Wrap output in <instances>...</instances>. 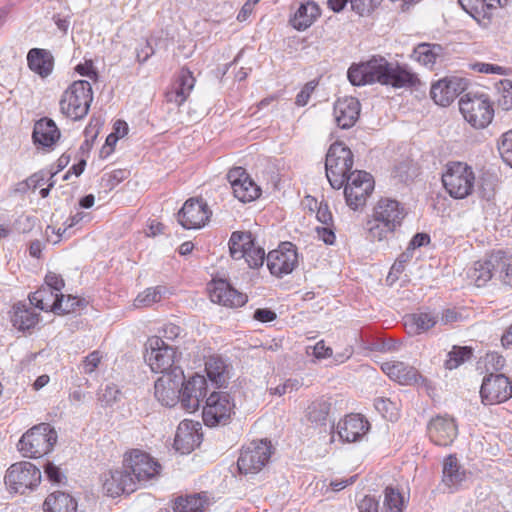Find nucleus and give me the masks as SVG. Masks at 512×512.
<instances>
[{
    "label": "nucleus",
    "instance_id": "nucleus-26",
    "mask_svg": "<svg viewBox=\"0 0 512 512\" xmlns=\"http://www.w3.org/2000/svg\"><path fill=\"white\" fill-rule=\"evenodd\" d=\"M198 422L192 420H183L177 427L174 447L182 454H188L200 444L201 435L199 433Z\"/></svg>",
    "mask_w": 512,
    "mask_h": 512
},
{
    "label": "nucleus",
    "instance_id": "nucleus-21",
    "mask_svg": "<svg viewBox=\"0 0 512 512\" xmlns=\"http://www.w3.org/2000/svg\"><path fill=\"white\" fill-rule=\"evenodd\" d=\"M429 439L437 446L451 445L458 435V426L453 417L437 415L427 425Z\"/></svg>",
    "mask_w": 512,
    "mask_h": 512
},
{
    "label": "nucleus",
    "instance_id": "nucleus-5",
    "mask_svg": "<svg viewBox=\"0 0 512 512\" xmlns=\"http://www.w3.org/2000/svg\"><path fill=\"white\" fill-rule=\"evenodd\" d=\"M57 439V432L49 423H40L21 436L18 450L24 457L37 459L50 453Z\"/></svg>",
    "mask_w": 512,
    "mask_h": 512
},
{
    "label": "nucleus",
    "instance_id": "nucleus-16",
    "mask_svg": "<svg viewBox=\"0 0 512 512\" xmlns=\"http://www.w3.org/2000/svg\"><path fill=\"white\" fill-rule=\"evenodd\" d=\"M213 303L226 308H239L248 301V296L236 289L227 279L214 277L207 285Z\"/></svg>",
    "mask_w": 512,
    "mask_h": 512
},
{
    "label": "nucleus",
    "instance_id": "nucleus-31",
    "mask_svg": "<svg viewBox=\"0 0 512 512\" xmlns=\"http://www.w3.org/2000/svg\"><path fill=\"white\" fill-rule=\"evenodd\" d=\"M33 140L46 148H52L60 139L61 133L52 119L42 118L35 123Z\"/></svg>",
    "mask_w": 512,
    "mask_h": 512
},
{
    "label": "nucleus",
    "instance_id": "nucleus-19",
    "mask_svg": "<svg viewBox=\"0 0 512 512\" xmlns=\"http://www.w3.org/2000/svg\"><path fill=\"white\" fill-rule=\"evenodd\" d=\"M101 481L103 491L112 498L123 494H131L138 489L123 464L121 467L104 472L101 476Z\"/></svg>",
    "mask_w": 512,
    "mask_h": 512
},
{
    "label": "nucleus",
    "instance_id": "nucleus-11",
    "mask_svg": "<svg viewBox=\"0 0 512 512\" xmlns=\"http://www.w3.org/2000/svg\"><path fill=\"white\" fill-rule=\"evenodd\" d=\"M272 453L273 447L270 441H252L240 451L237 461L239 473L248 475L260 472L269 462Z\"/></svg>",
    "mask_w": 512,
    "mask_h": 512
},
{
    "label": "nucleus",
    "instance_id": "nucleus-52",
    "mask_svg": "<svg viewBox=\"0 0 512 512\" xmlns=\"http://www.w3.org/2000/svg\"><path fill=\"white\" fill-rule=\"evenodd\" d=\"M487 372L493 373L500 371L505 366V358L497 352H488L481 359Z\"/></svg>",
    "mask_w": 512,
    "mask_h": 512
},
{
    "label": "nucleus",
    "instance_id": "nucleus-42",
    "mask_svg": "<svg viewBox=\"0 0 512 512\" xmlns=\"http://www.w3.org/2000/svg\"><path fill=\"white\" fill-rule=\"evenodd\" d=\"M440 47L428 43L419 44L413 52L414 59L421 65L432 67L439 56Z\"/></svg>",
    "mask_w": 512,
    "mask_h": 512
},
{
    "label": "nucleus",
    "instance_id": "nucleus-62",
    "mask_svg": "<svg viewBox=\"0 0 512 512\" xmlns=\"http://www.w3.org/2000/svg\"><path fill=\"white\" fill-rule=\"evenodd\" d=\"M471 68L476 72L485 74L503 75L505 73V69L502 66L489 63L477 62L472 64Z\"/></svg>",
    "mask_w": 512,
    "mask_h": 512
},
{
    "label": "nucleus",
    "instance_id": "nucleus-58",
    "mask_svg": "<svg viewBox=\"0 0 512 512\" xmlns=\"http://www.w3.org/2000/svg\"><path fill=\"white\" fill-rule=\"evenodd\" d=\"M102 358L103 356L98 350L89 353L82 362L84 372L87 374L94 372L101 363Z\"/></svg>",
    "mask_w": 512,
    "mask_h": 512
},
{
    "label": "nucleus",
    "instance_id": "nucleus-41",
    "mask_svg": "<svg viewBox=\"0 0 512 512\" xmlns=\"http://www.w3.org/2000/svg\"><path fill=\"white\" fill-rule=\"evenodd\" d=\"M381 512H403L406 500L403 494L392 486L385 488Z\"/></svg>",
    "mask_w": 512,
    "mask_h": 512
},
{
    "label": "nucleus",
    "instance_id": "nucleus-46",
    "mask_svg": "<svg viewBox=\"0 0 512 512\" xmlns=\"http://www.w3.org/2000/svg\"><path fill=\"white\" fill-rule=\"evenodd\" d=\"M165 288L162 286L149 287L139 293L134 299V306L137 308L150 307L161 301Z\"/></svg>",
    "mask_w": 512,
    "mask_h": 512
},
{
    "label": "nucleus",
    "instance_id": "nucleus-18",
    "mask_svg": "<svg viewBox=\"0 0 512 512\" xmlns=\"http://www.w3.org/2000/svg\"><path fill=\"white\" fill-rule=\"evenodd\" d=\"M181 372V406L187 412L192 413L199 409L200 403L207 394L208 384L205 376L194 373L188 378H183Z\"/></svg>",
    "mask_w": 512,
    "mask_h": 512
},
{
    "label": "nucleus",
    "instance_id": "nucleus-20",
    "mask_svg": "<svg viewBox=\"0 0 512 512\" xmlns=\"http://www.w3.org/2000/svg\"><path fill=\"white\" fill-rule=\"evenodd\" d=\"M298 263V254L291 242L282 243L267 255V266L272 275L282 277L290 274Z\"/></svg>",
    "mask_w": 512,
    "mask_h": 512
},
{
    "label": "nucleus",
    "instance_id": "nucleus-30",
    "mask_svg": "<svg viewBox=\"0 0 512 512\" xmlns=\"http://www.w3.org/2000/svg\"><path fill=\"white\" fill-rule=\"evenodd\" d=\"M438 323V315L432 311H419L404 317V326L411 335H420L434 328Z\"/></svg>",
    "mask_w": 512,
    "mask_h": 512
},
{
    "label": "nucleus",
    "instance_id": "nucleus-47",
    "mask_svg": "<svg viewBox=\"0 0 512 512\" xmlns=\"http://www.w3.org/2000/svg\"><path fill=\"white\" fill-rule=\"evenodd\" d=\"M375 408L389 421H395L400 414V404L398 401H392L389 398L379 397L375 400Z\"/></svg>",
    "mask_w": 512,
    "mask_h": 512
},
{
    "label": "nucleus",
    "instance_id": "nucleus-3",
    "mask_svg": "<svg viewBox=\"0 0 512 512\" xmlns=\"http://www.w3.org/2000/svg\"><path fill=\"white\" fill-rule=\"evenodd\" d=\"M441 181L450 197L465 199L474 191L476 175L466 162L450 161L444 167Z\"/></svg>",
    "mask_w": 512,
    "mask_h": 512
},
{
    "label": "nucleus",
    "instance_id": "nucleus-59",
    "mask_svg": "<svg viewBox=\"0 0 512 512\" xmlns=\"http://www.w3.org/2000/svg\"><path fill=\"white\" fill-rule=\"evenodd\" d=\"M75 70L81 76L87 77L89 80L96 82L98 80V73L94 67L92 60H86L83 63H79Z\"/></svg>",
    "mask_w": 512,
    "mask_h": 512
},
{
    "label": "nucleus",
    "instance_id": "nucleus-24",
    "mask_svg": "<svg viewBox=\"0 0 512 512\" xmlns=\"http://www.w3.org/2000/svg\"><path fill=\"white\" fill-rule=\"evenodd\" d=\"M370 423L361 414L346 415L337 424V433L342 441L353 443L360 441L369 431Z\"/></svg>",
    "mask_w": 512,
    "mask_h": 512
},
{
    "label": "nucleus",
    "instance_id": "nucleus-2",
    "mask_svg": "<svg viewBox=\"0 0 512 512\" xmlns=\"http://www.w3.org/2000/svg\"><path fill=\"white\" fill-rule=\"evenodd\" d=\"M401 203L390 198L380 199L368 221V233L374 241L389 240L401 228L406 217Z\"/></svg>",
    "mask_w": 512,
    "mask_h": 512
},
{
    "label": "nucleus",
    "instance_id": "nucleus-37",
    "mask_svg": "<svg viewBox=\"0 0 512 512\" xmlns=\"http://www.w3.org/2000/svg\"><path fill=\"white\" fill-rule=\"evenodd\" d=\"M39 322V314L28 308L25 304L18 303L13 307L12 323L20 330L26 331L34 328Z\"/></svg>",
    "mask_w": 512,
    "mask_h": 512
},
{
    "label": "nucleus",
    "instance_id": "nucleus-50",
    "mask_svg": "<svg viewBox=\"0 0 512 512\" xmlns=\"http://www.w3.org/2000/svg\"><path fill=\"white\" fill-rule=\"evenodd\" d=\"M305 203L313 210V207L317 208L316 218L323 225H331L334 224L332 213L326 203H320L318 205L315 198L311 196H307L305 198Z\"/></svg>",
    "mask_w": 512,
    "mask_h": 512
},
{
    "label": "nucleus",
    "instance_id": "nucleus-57",
    "mask_svg": "<svg viewBox=\"0 0 512 512\" xmlns=\"http://www.w3.org/2000/svg\"><path fill=\"white\" fill-rule=\"evenodd\" d=\"M362 1L363 0H328L327 6L333 12H340L344 9L346 4L350 2L352 9L355 10L358 14L362 15L365 10L364 7L360 5Z\"/></svg>",
    "mask_w": 512,
    "mask_h": 512
},
{
    "label": "nucleus",
    "instance_id": "nucleus-15",
    "mask_svg": "<svg viewBox=\"0 0 512 512\" xmlns=\"http://www.w3.org/2000/svg\"><path fill=\"white\" fill-rule=\"evenodd\" d=\"M481 402L484 405H498L512 397V381L504 374H494L483 378L480 387Z\"/></svg>",
    "mask_w": 512,
    "mask_h": 512
},
{
    "label": "nucleus",
    "instance_id": "nucleus-28",
    "mask_svg": "<svg viewBox=\"0 0 512 512\" xmlns=\"http://www.w3.org/2000/svg\"><path fill=\"white\" fill-rule=\"evenodd\" d=\"M360 114V103L354 97L339 98L334 105V116L337 125L343 129L355 125Z\"/></svg>",
    "mask_w": 512,
    "mask_h": 512
},
{
    "label": "nucleus",
    "instance_id": "nucleus-8",
    "mask_svg": "<svg viewBox=\"0 0 512 512\" xmlns=\"http://www.w3.org/2000/svg\"><path fill=\"white\" fill-rule=\"evenodd\" d=\"M458 105L465 121L475 129L486 128L494 118L493 104L485 94L467 93Z\"/></svg>",
    "mask_w": 512,
    "mask_h": 512
},
{
    "label": "nucleus",
    "instance_id": "nucleus-45",
    "mask_svg": "<svg viewBox=\"0 0 512 512\" xmlns=\"http://www.w3.org/2000/svg\"><path fill=\"white\" fill-rule=\"evenodd\" d=\"M458 3L465 12L475 19L484 17L491 8L496 6L488 0H458Z\"/></svg>",
    "mask_w": 512,
    "mask_h": 512
},
{
    "label": "nucleus",
    "instance_id": "nucleus-60",
    "mask_svg": "<svg viewBox=\"0 0 512 512\" xmlns=\"http://www.w3.org/2000/svg\"><path fill=\"white\" fill-rule=\"evenodd\" d=\"M43 285L61 293L65 287V281L60 274L48 272L45 276Z\"/></svg>",
    "mask_w": 512,
    "mask_h": 512
},
{
    "label": "nucleus",
    "instance_id": "nucleus-25",
    "mask_svg": "<svg viewBox=\"0 0 512 512\" xmlns=\"http://www.w3.org/2000/svg\"><path fill=\"white\" fill-rule=\"evenodd\" d=\"M195 83L196 79L192 71L185 67L181 68L170 89L165 94L167 102L174 103L178 107L182 106L189 98Z\"/></svg>",
    "mask_w": 512,
    "mask_h": 512
},
{
    "label": "nucleus",
    "instance_id": "nucleus-40",
    "mask_svg": "<svg viewBox=\"0 0 512 512\" xmlns=\"http://www.w3.org/2000/svg\"><path fill=\"white\" fill-rule=\"evenodd\" d=\"M254 241L250 232L234 231L229 239V252L233 259H242Z\"/></svg>",
    "mask_w": 512,
    "mask_h": 512
},
{
    "label": "nucleus",
    "instance_id": "nucleus-9",
    "mask_svg": "<svg viewBox=\"0 0 512 512\" xmlns=\"http://www.w3.org/2000/svg\"><path fill=\"white\" fill-rule=\"evenodd\" d=\"M122 462L138 488L158 477L162 468L155 458L140 449L125 452Z\"/></svg>",
    "mask_w": 512,
    "mask_h": 512
},
{
    "label": "nucleus",
    "instance_id": "nucleus-34",
    "mask_svg": "<svg viewBox=\"0 0 512 512\" xmlns=\"http://www.w3.org/2000/svg\"><path fill=\"white\" fill-rule=\"evenodd\" d=\"M466 478V472L460 466L455 455H448L443 462L442 482L448 488L458 487Z\"/></svg>",
    "mask_w": 512,
    "mask_h": 512
},
{
    "label": "nucleus",
    "instance_id": "nucleus-51",
    "mask_svg": "<svg viewBox=\"0 0 512 512\" xmlns=\"http://www.w3.org/2000/svg\"><path fill=\"white\" fill-rule=\"evenodd\" d=\"M244 259L249 267L258 268L263 265L265 259V251L262 247L255 244L253 241L251 247L246 251Z\"/></svg>",
    "mask_w": 512,
    "mask_h": 512
},
{
    "label": "nucleus",
    "instance_id": "nucleus-33",
    "mask_svg": "<svg viewBox=\"0 0 512 512\" xmlns=\"http://www.w3.org/2000/svg\"><path fill=\"white\" fill-rule=\"evenodd\" d=\"M210 505L207 493H197L177 497L174 501V512H205Z\"/></svg>",
    "mask_w": 512,
    "mask_h": 512
},
{
    "label": "nucleus",
    "instance_id": "nucleus-12",
    "mask_svg": "<svg viewBox=\"0 0 512 512\" xmlns=\"http://www.w3.org/2000/svg\"><path fill=\"white\" fill-rule=\"evenodd\" d=\"M344 184L346 203L353 210L365 206L368 197L374 190L372 175L362 170L350 172Z\"/></svg>",
    "mask_w": 512,
    "mask_h": 512
},
{
    "label": "nucleus",
    "instance_id": "nucleus-44",
    "mask_svg": "<svg viewBox=\"0 0 512 512\" xmlns=\"http://www.w3.org/2000/svg\"><path fill=\"white\" fill-rule=\"evenodd\" d=\"M473 356V349L469 346H453L444 362L446 369L453 370L468 361Z\"/></svg>",
    "mask_w": 512,
    "mask_h": 512
},
{
    "label": "nucleus",
    "instance_id": "nucleus-29",
    "mask_svg": "<svg viewBox=\"0 0 512 512\" xmlns=\"http://www.w3.org/2000/svg\"><path fill=\"white\" fill-rule=\"evenodd\" d=\"M29 69L41 78L48 77L54 69V57L47 49L32 48L27 54Z\"/></svg>",
    "mask_w": 512,
    "mask_h": 512
},
{
    "label": "nucleus",
    "instance_id": "nucleus-53",
    "mask_svg": "<svg viewBox=\"0 0 512 512\" xmlns=\"http://www.w3.org/2000/svg\"><path fill=\"white\" fill-rule=\"evenodd\" d=\"M463 320L461 311L458 308H445L438 316V323L444 326L453 325Z\"/></svg>",
    "mask_w": 512,
    "mask_h": 512
},
{
    "label": "nucleus",
    "instance_id": "nucleus-39",
    "mask_svg": "<svg viewBox=\"0 0 512 512\" xmlns=\"http://www.w3.org/2000/svg\"><path fill=\"white\" fill-rule=\"evenodd\" d=\"M61 293L42 285L38 290L29 295V301L35 307L43 311H51Z\"/></svg>",
    "mask_w": 512,
    "mask_h": 512
},
{
    "label": "nucleus",
    "instance_id": "nucleus-6",
    "mask_svg": "<svg viewBox=\"0 0 512 512\" xmlns=\"http://www.w3.org/2000/svg\"><path fill=\"white\" fill-rule=\"evenodd\" d=\"M92 101L93 91L90 82L74 81L61 96L60 111L71 120H81L88 114Z\"/></svg>",
    "mask_w": 512,
    "mask_h": 512
},
{
    "label": "nucleus",
    "instance_id": "nucleus-32",
    "mask_svg": "<svg viewBox=\"0 0 512 512\" xmlns=\"http://www.w3.org/2000/svg\"><path fill=\"white\" fill-rule=\"evenodd\" d=\"M381 369L390 379L402 385H410L418 379V371L401 361L384 362Z\"/></svg>",
    "mask_w": 512,
    "mask_h": 512
},
{
    "label": "nucleus",
    "instance_id": "nucleus-54",
    "mask_svg": "<svg viewBox=\"0 0 512 512\" xmlns=\"http://www.w3.org/2000/svg\"><path fill=\"white\" fill-rule=\"evenodd\" d=\"M317 86L318 81L316 80L307 82L296 95L295 104L299 107L307 105Z\"/></svg>",
    "mask_w": 512,
    "mask_h": 512
},
{
    "label": "nucleus",
    "instance_id": "nucleus-4",
    "mask_svg": "<svg viewBox=\"0 0 512 512\" xmlns=\"http://www.w3.org/2000/svg\"><path fill=\"white\" fill-rule=\"evenodd\" d=\"M143 358L154 373H172L174 365L181 358V352L175 346L167 344L160 336H150L144 344Z\"/></svg>",
    "mask_w": 512,
    "mask_h": 512
},
{
    "label": "nucleus",
    "instance_id": "nucleus-1",
    "mask_svg": "<svg viewBox=\"0 0 512 512\" xmlns=\"http://www.w3.org/2000/svg\"><path fill=\"white\" fill-rule=\"evenodd\" d=\"M351 84L363 86L379 83L395 89H417L421 80L407 65L389 62L382 56L372 57L366 62L353 64L347 72Z\"/></svg>",
    "mask_w": 512,
    "mask_h": 512
},
{
    "label": "nucleus",
    "instance_id": "nucleus-27",
    "mask_svg": "<svg viewBox=\"0 0 512 512\" xmlns=\"http://www.w3.org/2000/svg\"><path fill=\"white\" fill-rule=\"evenodd\" d=\"M322 10L313 0L302 2L289 18V24L297 31L310 28L320 17Z\"/></svg>",
    "mask_w": 512,
    "mask_h": 512
},
{
    "label": "nucleus",
    "instance_id": "nucleus-7",
    "mask_svg": "<svg viewBox=\"0 0 512 512\" xmlns=\"http://www.w3.org/2000/svg\"><path fill=\"white\" fill-rule=\"evenodd\" d=\"M353 153L344 143H333L326 155L325 169L330 185L334 189L344 186L353 167Z\"/></svg>",
    "mask_w": 512,
    "mask_h": 512
},
{
    "label": "nucleus",
    "instance_id": "nucleus-17",
    "mask_svg": "<svg viewBox=\"0 0 512 512\" xmlns=\"http://www.w3.org/2000/svg\"><path fill=\"white\" fill-rule=\"evenodd\" d=\"M227 180L234 197L242 203H250L261 196L260 186L243 167L236 166L229 169Z\"/></svg>",
    "mask_w": 512,
    "mask_h": 512
},
{
    "label": "nucleus",
    "instance_id": "nucleus-56",
    "mask_svg": "<svg viewBox=\"0 0 512 512\" xmlns=\"http://www.w3.org/2000/svg\"><path fill=\"white\" fill-rule=\"evenodd\" d=\"M301 382L297 379H287L276 387H271L269 393L271 395L282 396L293 391H297L301 387Z\"/></svg>",
    "mask_w": 512,
    "mask_h": 512
},
{
    "label": "nucleus",
    "instance_id": "nucleus-23",
    "mask_svg": "<svg viewBox=\"0 0 512 512\" xmlns=\"http://www.w3.org/2000/svg\"><path fill=\"white\" fill-rule=\"evenodd\" d=\"M181 377L175 372L163 374L154 384V395L164 406L173 407L181 403Z\"/></svg>",
    "mask_w": 512,
    "mask_h": 512
},
{
    "label": "nucleus",
    "instance_id": "nucleus-43",
    "mask_svg": "<svg viewBox=\"0 0 512 512\" xmlns=\"http://www.w3.org/2000/svg\"><path fill=\"white\" fill-rule=\"evenodd\" d=\"M331 403L324 397L313 400L306 408V416L312 422H323L327 419Z\"/></svg>",
    "mask_w": 512,
    "mask_h": 512
},
{
    "label": "nucleus",
    "instance_id": "nucleus-63",
    "mask_svg": "<svg viewBox=\"0 0 512 512\" xmlns=\"http://www.w3.org/2000/svg\"><path fill=\"white\" fill-rule=\"evenodd\" d=\"M359 512H379L378 501L370 495L364 496L358 503Z\"/></svg>",
    "mask_w": 512,
    "mask_h": 512
},
{
    "label": "nucleus",
    "instance_id": "nucleus-35",
    "mask_svg": "<svg viewBox=\"0 0 512 512\" xmlns=\"http://www.w3.org/2000/svg\"><path fill=\"white\" fill-rule=\"evenodd\" d=\"M43 507L45 512H76L77 502L65 492L55 491L47 496Z\"/></svg>",
    "mask_w": 512,
    "mask_h": 512
},
{
    "label": "nucleus",
    "instance_id": "nucleus-13",
    "mask_svg": "<svg viewBox=\"0 0 512 512\" xmlns=\"http://www.w3.org/2000/svg\"><path fill=\"white\" fill-rule=\"evenodd\" d=\"M234 408V401L228 393L212 392L203 406V422L208 427L225 425L234 414Z\"/></svg>",
    "mask_w": 512,
    "mask_h": 512
},
{
    "label": "nucleus",
    "instance_id": "nucleus-36",
    "mask_svg": "<svg viewBox=\"0 0 512 512\" xmlns=\"http://www.w3.org/2000/svg\"><path fill=\"white\" fill-rule=\"evenodd\" d=\"M494 265L491 261H476L466 272L469 285L484 287L493 277Z\"/></svg>",
    "mask_w": 512,
    "mask_h": 512
},
{
    "label": "nucleus",
    "instance_id": "nucleus-55",
    "mask_svg": "<svg viewBox=\"0 0 512 512\" xmlns=\"http://www.w3.org/2000/svg\"><path fill=\"white\" fill-rule=\"evenodd\" d=\"M498 106L505 111L512 110V83H502L500 95L497 99Z\"/></svg>",
    "mask_w": 512,
    "mask_h": 512
},
{
    "label": "nucleus",
    "instance_id": "nucleus-38",
    "mask_svg": "<svg viewBox=\"0 0 512 512\" xmlns=\"http://www.w3.org/2000/svg\"><path fill=\"white\" fill-rule=\"evenodd\" d=\"M208 378L217 387H222L227 381L228 370L224 360L219 356H210L205 362Z\"/></svg>",
    "mask_w": 512,
    "mask_h": 512
},
{
    "label": "nucleus",
    "instance_id": "nucleus-61",
    "mask_svg": "<svg viewBox=\"0 0 512 512\" xmlns=\"http://www.w3.org/2000/svg\"><path fill=\"white\" fill-rule=\"evenodd\" d=\"M162 338H166L169 341L177 340L183 333V329L178 324L167 322L163 325Z\"/></svg>",
    "mask_w": 512,
    "mask_h": 512
},
{
    "label": "nucleus",
    "instance_id": "nucleus-64",
    "mask_svg": "<svg viewBox=\"0 0 512 512\" xmlns=\"http://www.w3.org/2000/svg\"><path fill=\"white\" fill-rule=\"evenodd\" d=\"M44 472L48 480L51 481L52 483L58 484L63 479V474L60 468L54 465L52 462L46 463V465L44 466Z\"/></svg>",
    "mask_w": 512,
    "mask_h": 512
},
{
    "label": "nucleus",
    "instance_id": "nucleus-22",
    "mask_svg": "<svg viewBox=\"0 0 512 512\" xmlns=\"http://www.w3.org/2000/svg\"><path fill=\"white\" fill-rule=\"evenodd\" d=\"M465 90L462 78L445 77L432 84L430 96L433 101L442 107H447Z\"/></svg>",
    "mask_w": 512,
    "mask_h": 512
},
{
    "label": "nucleus",
    "instance_id": "nucleus-48",
    "mask_svg": "<svg viewBox=\"0 0 512 512\" xmlns=\"http://www.w3.org/2000/svg\"><path fill=\"white\" fill-rule=\"evenodd\" d=\"M80 299L72 295H65L61 292L57 303H55L52 312L58 315H64L74 312L80 306Z\"/></svg>",
    "mask_w": 512,
    "mask_h": 512
},
{
    "label": "nucleus",
    "instance_id": "nucleus-49",
    "mask_svg": "<svg viewBox=\"0 0 512 512\" xmlns=\"http://www.w3.org/2000/svg\"><path fill=\"white\" fill-rule=\"evenodd\" d=\"M497 149L503 162L512 168V130H508L500 136Z\"/></svg>",
    "mask_w": 512,
    "mask_h": 512
},
{
    "label": "nucleus",
    "instance_id": "nucleus-14",
    "mask_svg": "<svg viewBox=\"0 0 512 512\" xmlns=\"http://www.w3.org/2000/svg\"><path fill=\"white\" fill-rule=\"evenodd\" d=\"M212 217V210L202 197L187 199L177 213L179 224L187 230L205 227Z\"/></svg>",
    "mask_w": 512,
    "mask_h": 512
},
{
    "label": "nucleus",
    "instance_id": "nucleus-10",
    "mask_svg": "<svg viewBox=\"0 0 512 512\" xmlns=\"http://www.w3.org/2000/svg\"><path fill=\"white\" fill-rule=\"evenodd\" d=\"M40 482V469L28 461L12 464L5 475V484L14 493L25 494L36 489Z\"/></svg>",
    "mask_w": 512,
    "mask_h": 512
}]
</instances>
